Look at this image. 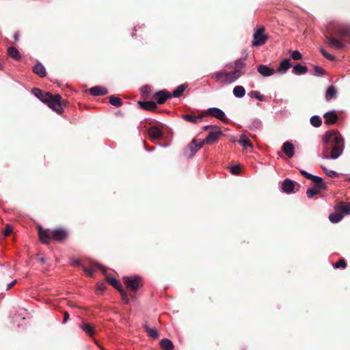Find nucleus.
Here are the masks:
<instances>
[{
	"label": "nucleus",
	"instance_id": "e433bc0d",
	"mask_svg": "<svg viewBox=\"0 0 350 350\" xmlns=\"http://www.w3.org/2000/svg\"><path fill=\"white\" fill-rule=\"evenodd\" d=\"M33 71L38 76L41 77H44V66L40 63H38L35 66H33Z\"/></svg>",
	"mask_w": 350,
	"mask_h": 350
},
{
	"label": "nucleus",
	"instance_id": "7c9ffc66",
	"mask_svg": "<svg viewBox=\"0 0 350 350\" xmlns=\"http://www.w3.org/2000/svg\"><path fill=\"white\" fill-rule=\"evenodd\" d=\"M233 94L237 98H242L245 94V90L243 86L237 85L234 88Z\"/></svg>",
	"mask_w": 350,
	"mask_h": 350
},
{
	"label": "nucleus",
	"instance_id": "49530a36",
	"mask_svg": "<svg viewBox=\"0 0 350 350\" xmlns=\"http://www.w3.org/2000/svg\"><path fill=\"white\" fill-rule=\"evenodd\" d=\"M230 172L234 175H239L241 172L240 165H234L230 167Z\"/></svg>",
	"mask_w": 350,
	"mask_h": 350
},
{
	"label": "nucleus",
	"instance_id": "6e6552de",
	"mask_svg": "<svg viewBox=\"0 0 350 350\" xmlns=\"http://www.w3.org/2000/svg\"><path fill=\"white\" fill-rule=\"evenodd\" d=\"M221 135H223V133L221 131L219 127H213V130L209 132L206 137L202 142H204V144H207L212 145L214 144Z\"/></svg>",
	"mask_w": 350,
	"mask_h": 350
},
{
	"label": "nucleus",
	"instance_id": "a19ab883",
	"mask_svg": "<svg viewBox=\"0 0 350 350\" xmlns=\"http://www.w3.org/2000/svg\"><path fill=\"white\" fill-rule=\"evenodd\" d=\"M249 96H251V97H254L256 98V99L260 100V101H262L264 100V96L263 95H262L260 92H258V91H251L250 93H249Z\"/></svg>",
	"mask_w": 350,
	"mask_h": 350
},
{
	"label": "nucleus",
	"instance_id": "864d4df0",
	"mask_svg": "<svg viewBox=\"0 0 350 350\" xmlns=\"http://www.w3.org/2000/svg\"><path fill=\"white\" fill-rule=\"evenodd\" d=\"M83 269L84 272L85 273H87L88 275H90L91 277L94 275V271L92 269H88V268H87V267L83 266Z\"/></svg>",
	"mask_w": 350,
	"mask_h": 350
},
{
	"label": "nucleus",
	"instance_id": "c756f323",
	"mask_svg": "<svg viewBox=\"0 0 350 350\" xmlns=\"http://www.w3.org/2000/svg\"><path fill=\"white\" fill-rule=\"evenodd\" d=\"M144 326L145 329L149 336H150L151 338H152L154 339H156L158 338L159 333H158L157 329L155 327L151 328L146 323L144 324Z\"/></svg>",
	"mask_w": 350,
	"mask_h": 350
},
{
	"label": "nucleus",
	"instance_id": "ea45409f",
	"mask_svg": "<svg viewBox=\"0 0 350 350\" xmlns=\"http://www.w3.org/2000/svg\"><path fill=\"white\" fill-rule=\"evenodd\" d=\"M31 92H32V94L36 97L39 98L42 102H44V98H43V96H42V92L41 90L38 89V88H33V89H32Z\"/></svg>",
	"mask_w": 350,
	"mask_h": 350
},
{
	"label": "nucleus",
	"instance_id": "4d7b16f0",
	"mask_svg": "<svg viewBox=\"0 0 350 350\" xmlns=\"http://www.w3.org/2000/svg\"><path fill=\"white\" fill-rule=\"evenodd\" d=\"M142 91L144 94L148 93L150 91V87L148 85L144 86L142 88Z\"/></svg>",
	"mask_w": 350,
	"mask_h": 350
},
{
	"label": "nucleus",
	"instance_id": "cd10ccee",
	"mask_svg": "<svg viewBox=\"0 0 350 350\" xmlns=\"http://www.w3.org/2000/svg\"><path fill=\"white\" fill-rule=\"evenodd\" d=\"M8 54L10 57L16 60H19L21 57V54L18 49L12 46L9 47L8 49Z\"/></svg>",
	"mask_w": 350,
	"mask_h": 350
},
{
	"label": "nucleus",
	"instance_id": "9b49d317",
	"mask_svg": "<svg viewBox=\"0 0 350 350\" xmlns=\"http://www.w3.org/2000/svg\"><path fill=\"white\" fill-rule=\"evenodd\" d=\"M172 97V94L165 90H160L155 92L152 98L157 101V105H162L165 101Z\"/></svg>",
	"mask_w": 350,
	"mask_h": 350
},
{
	"label": "nucleus",
	"instance_id": "79ce46f5",
	"mask_svg": "<svg viewBox=\"0 0 350 350\" xmlns=\"http://www.w3.org/2000/svg\"><path fill=\"white\" fill-rule=\"evenodd\" d=\"M119 292L122 297V301L124 302V304H128L129 303V299L126 291L124 290V288H122L120 290Z\"/></svg>",
	"mask_w": 350,
	"mask_h": 350
},
{
	"label": "nucleus",
	"instance_id": "f704fd0d",
	"mask_svg": "<svg viewBox=\"0 0 350 350\" xmlns=\"http://www.w3.org/2000/svg\"><path fill=\"white\" fill-rule=\"evenodd\" d=\"M109 103L111 105H113L115 107H121L122 105V100L114 96V95H111L109 97Z\"/></svg>",
	"mask_w": 350,
	"mask_h": 350
},
{
	"label": "nucleus",
	"instance_id": "f257e3e1",
	"mask_svg": "<svg viewBox=\"0 0 350 350\" xmlns=\"http://www.w3.org/2000/svg\"><path fill=\"white\" fill-rule=\"evenodd\" d=\"M325 38L329 46L336 49L345 46L350 41V25L331 23L327 26Z\"/></svg>",
	"mask_w": 350,
	"mask_h": 350
},
{
	"label": "nucleus",
	"instance_id": "4c0bfd02",
	"mask_svg": "<svg viewBox=\"0 0 350 350\" xmlns=\"http://www.w3.org/2000/svg\"><path fill=\"white\" fill-rule=\"evenodd\" d=\"M310 123L314 127H319L322 124V120L319 116H313L310 118Z\"/></svg>",
	"mask_w": 350,
	"mask_h": 350
},
{
	"label": "nucleus",
	"instance_id": "13d9d810",
	"mask_svg": "<svg viewBox=\"0 0 350 350\" xmlns=\"http://www.w3.org/2000/svg\"><path fill=\"white\" fill-rule=\"evenodd\" d=\"M16 280H13L11 283H10L9 284H8L7 286V288H6V290H10L12 286H14V284L16 283Z\"/></svg>",
	"mask_w": 350,
	"mask_h": 350
},
{
	"label": "nucleus",
	"instance_id": "052dcab7",
	"mask_svg": "<svg viewBox=\"0 0 350 350\" xmlns=\"http://www.w3.org/2000/svg\"><path fill=\"white\" fill-rule=\"evenodd\" d=\"M14 39L15 41H18L19 39V34L18 32H16L14 35Z\"/></svg>",
	"mask_w": 350,
	"mask_h": 350
},
{
	"label": "nucleus",
	"instance_id": "7ed1b4c3",
	"mask_svg": "<svg viewBox=\"0 0 350 350\" xmlns=\"http://www.w3.org/2000/svg\"><path fill=\"white\" fill-rule=\"evenodd\" d=\"M66 104L67 101L62 100L59 94L53 95L50 92H45V105L57 113L62 114Z\"/></svg>",
	"mask_w": 350,
	"mask_h": 350
},
{
	"label": "nucleus",
	"instance_id": "bb28decb",
	"mask_svg": "<svg viewBox=\"0 0 350 350\" xmlns=\"http://www.w3.org/2000/svg\"><path fill=\"white\" fill-rule=\"evenodd\" d=\"M343 218V215L340 213L339 211H336L334 213H332L329 214V219L332 223H338L340 221L342 220Z\"/></svg>",
	"mask_w": 350,
	"mask_h": 350
},
{
	"label": "nucleus",
	"instance_id": "c9c22d12",
	"mask_svg": "<svg viewBox=\"0 0 350 350\" xmlns=\"http://www.w3.org/2000/svg\"><path fill=\"white\" fill-rule=\"evenodd\" d=\"M214 76L217 81H225L227 83L226 72L218 71L214 74Z\"/></svg>",
	"mask_w": 350,
	"mask_h": 350
},
{
	"label": "nucleus",
	"instance_id": "412c9836",
	"mask_svg": "<svg viewBox=\"0 0 350 350\" xmlns=\"http://www.w3.org/2000/svg\"><path fill=\"white\" fill-rule=\"evenodd\" d=\"M89 92L93 96H103L106 95L108 93V91L105 88L100 86L92 87L89 90Z\"/></svg>",
	"mask_w": 350,
	"mask_h": 350
},
{
	"label": "nucleus",
	"instance_id": "3c124183",
	"mask_svg": "<svg viewBox=\"0 0 350 350\" xmlns=\"http://www.w3.org/2000/svg\"><path fill=\"white\" fill-rule=\"evenodd\" d=\"M39 230V239L41 242H44V231L42 230V227L41 226H38Z\"/></svg>",
	"mask_w": 350,
	"mask_h": 350
},
{
	"label": "nucleus",
	"instance_id": "6e6d98bb",
	"mask_svg": "<svg viewBox=\"0 0 350 350\" xmlns=\"http://www.w3.org/2000/svg\"><path fill=\"white\" fill-rule=\"evenodd\" d=\"M69 319V314L68 312H64V319H63V323H66L67 321Z\"/></svg>",
	"mask_w": 350,
	"mask_h": 350
},
{
	"label": "nucleus",
	"instance_id": "aec40b11",
	"mask_svg": "<svg viewBox=\"0 0 350 350\" xmlns=\"http://www.w3.org/2000/svg\"><path fill=\"white\" fill-rule=\"evenodd\" d=\"M243 72L239 69H234L233 71L227 72V83H231L238 79Z\"/></svg>",
	"mask_w": 350,
	"mask_h": 350
},
{
	"label": "nucleus",
	"instance_id": "e2e57ef3",
	"mask_svg": "<svg viewBox=\"0 0 350 350\" xmlns=\"http://www.w3.org/2000/svg\"><path fill=\"white\" fill-rule=\"evenodd\" d=\"M40 262H42L44 260H43V258H40Z\"/></svg>",
	"mask_w": 350,
	"mask_h": 350
},
{
	"label": "nucleus",
	"instance_id": "58836bf2",
	"mask_svg": "<svg viewBox=\"0 0 350 350\" xmlns=\"http://www.w3.org/2000/svg\"><path fill=\"white\" fill-rule=\"evenodd\" d=\"M347 262L344 258H340L338 261L335 262L333 265L334 268L338 269V268H346L347 267Z\"/></svg>",
	"mask_w": 350,
	"mask_h": 350
},
{
	"label": "nucleus",
	"instance_id": "393cba45",
	"mask_svg": "<svg viewBox=\"0 0 350 350\" xmlns=\"http://www.w3.org/2000/svg\"><path fill=\"white\" fill-rule=\"evenodd\" d=\"M106 280L109 284H110L111 286H113L118 291H120V290L123 288L121 283L118 280H116L115 278L107 275L106 277Z\"/></svg>",
	"mask_w": 350,
	"mask_h": 350
},
{
	"label": "nucleus",
	"instance_id": "b1692460",
	"mask_svg": "<svg viewBox=\"0 0 350 350\" xmlns=\"http://www.w3.org/2000/svg\"><path fill=\"white\" fill-rule=\"evenodd\" d=\"M81 329L90 336H93L95 333V329L94 327L92 326L91 324L83 322V323L81 325Z\"/></svg>",
	"mask_w": 350,
	"mask_h": 350
},
{
	"label": "nucleus",
	"instance_id": "6ab92c4d",
	"mask_svg": "<svg viewBox=\"0 0 350 350\" xmlns=\"http://www.w3.org/2000/svg\"><path fill=\"white\" fill-rule=\"evenodd\" d=\"M336 210L344 215L350 214V203L340 202L336 206Z\"/></svg>",
	"mask_w": 350,
	"mask_h": 350
},
{
	"label": "nucleus",
	"instance_id": "473e14b6",
	"mask_svg": "<svg viewBox=\"0 0 350 350\" xmlns=\"http://www.w3.org/2000/svg\"><path fill=\"white\" fill-rule=\"evenodd\" d=\"M239 143L240 144H241L244 148H247V147L252 148L253 146L252 142L249 139V138L245 135H243V134H242L241 135Z\"/></svg>",
	"mask_w": 350,
	"mask_h": 350
},
{
	"label": "nucleus",
	"instance_id": "bf43d9fd",
	"mask_svg": "<svg viewBox=\"0 0 350 350\" xmlns=\"http://www.w3.org/2000/svg\"><path fill=\"white\" fill-rule=\"evenodd\" d=\"M217 126H211V125H208V126H204L203 127V129L204 131H207L208 129H210L211 131L213 130V127H216Z\"/></svg>",
	"mask_w": 350,
	"mask_h": 350
},
{
	"label": "nucleus",
	"instance_id": "4468645a",
	"mask_svg": "<svg viewBox=\"0 0 350 350\" xmlns=\"http://www.w3.org/2000/svg\"><path fill=\"white\" fill-rule=\"evenodd\" d=\"M295 186V182L291 179H285L282 184V191L286 193L293 192Z\"/></svg>",
	"mask_w": 350,
	"mask_h": 350
},
{
	"label": "nucleus",
	"instance_id": "de8ad7c7",
	"mask_svg": "<svg viewBox=\"0 0 350 350\" xmlns=\"http://www.w3.org/2000/svg\"><path fill=\"white\" fill-rule=\"evenodd\" d=\"M325 73V70L319 66H315L314 68V74L317 76H321Z\"/></svg>",
	"mask_w": 350,
	"mask_h": 350
},
{
	"label": "nucleus",
	"instance_id": "f3484780",
	"mask_svg": "<svg viewBox=\"0 0 350 350\" xmlns=\"http://www.w3.org/2000/svg\"><path fill=\"white\" fill-rule=\"evenodd\" d=\"M138 105L141 109L147 110V111H152L157 107V103L154 101H139Z\"/></svg>",
	"mask_w": 350,
	"mask_h": 350
},
{
	"label": "nucleus",
	"instance_id": "ddd939ff",
	"mask_svg": "<svg viewBox=\"0 0 350 350\" xmlns=\"http://www.w3.org/2000/svg\"><path fill=\"white\" fill-rule=\"evenodd\" d=\"M325 119V124L331 125L335 124L339 119L336 111H331L325 113L323 115Z\"/></svg>",
	"mask_w": 350,
	"mask_h": 350
},
{
	"label": "nucleus",
	"instance_id": "a211bd4d",
	"mask_svg": "<svg viewBox=\"0 0 350 350\" xmlns=\"http://www.w3.org/2000/svg\"><path fill=\"white\" fill-rule=\"evenodd\" d=\"M282 151L288 157L292 158L294 155V146L289 142H286L282 145Z\"/></svg>",
	"mask_w": 350,
	"mask_h": 350
},
{
	"label": "nucleus",
	"instance_id": "37998d69",
	"mask_svg": "<svg viewBox=\"0 0 350 350\" xmlns=\"http://www.w3.org/2000/svg\"><path fill=\"white\" fill-rule=\"evenodd\" d=\"M321 54L327 59L329 60H331V61H334L336 59V57L335 56L328 53L325 50H324L323 49H321L320 50Z\"/></svg>",
	"mask_w": 350,
	"mask_h": 350
},
{
	"label": "nucleus",
	"instance_id": "5fc2aeb1",
	"mask_svg": "<svg viewBox=\"0 0 350 350\" xmlns=\"http://www.w3.org/2000/svg\"><path fill=\"white\" fill-rule=\"evenodd\" d=\"M12 232V228L10 226L7 225L3 232L5 236H9Z\"/></svg>",
	"mask_w": 350,
	"mask_h": 350
},
{
	"label": "nucleus",
	"instance_id": "f03ea898",
	"mask_svg": "<svg viewBox=\"0 0 350 350\" xmlns=\"http://www.w3.org/2000/svg\"><path fill=\"white\" fill-rule=\"evenodd\" d=\"M322 157L323 159H336L342 154L343 139L338 131H327L324 135Z\"/></svg>",
	"mask_w": 350,
	"mask_h": 350
},
{
	"label": "nucleus",
	"instance_id": "c85d7f7f",
	"mask_svg": "<svg viewBox=\"0 0 350 350\" xmlns=\"http://www.w3.org/2000/svg\"><path fill=\"white\" fill-rule=\"evenodd\" d=\"M308 71V68L306 66L301 64H297L293 68V72L295 75H303L306 74Z\"/></svg>",
	"mask_w": 350,
	"mask_h": 350
},
{
	"label": "nucleus",
	"instance_id": "5701e85b",
	"mask_svg": "<svg viewBox=\"0 0 350 350\" xmlns=\"http://www.w3.org/2000/svg\"><path fill=\"white\" fill-rule=\"evenodd\" d=\"M291 67L290 59H285L280 62L277 71L281 74H284Z\"/></svg>",
	"mask_w": 350,
	"mask_h": 350
},
{
	"label": "nucleus",
	"instance_id": "423d86ee",
	"mask_svg": "<svg viewBox=\"0 0 350 350\" xmlns=\"http://www.w3.org/2000/svg\"><path fill=\"white\" fill-rule=\"evenodd\" d=\"M265 28L261 26L253 35L252 46H260L266 43L268 40V36L265 33Z\"/></svg>",
	"mask_w": 350,
	"mask_h": 350
},
{
	"label": "nucleus",
	"instance_id": "72a5a7b5",
	"mask_svg": "<svg viewBox=\"0 0 350 350\" xmlns=\"http://www.w3.org/2000/svg\"><path fill=\"white\" fill-rule=\"evenodd\" d=\"M300 172L305 178L312 180L314 183H318L321 181V178L319 176L309 174L304 170H300Z\"/></svg>",
	"mask_w": 350,
	"mask_h": 350
},
{
	"label": "nucleus",
	"instance_id": "09e8293b",
	"mask_svg": "<svg viewBox=\"0 0 350 350\" xmlns=\"http://www.w3.org/2000/svg\"><path fill=\"white\" fill-rule=\"evenodd\" d=\"M291 57L293 58V59L294 60H299V59H301V57H302V55L301 54V53L298 51H295L292 53L291 54Z\"/></svg>",
	"mask_w": 350,
	"mask_h": 350
},
{
	"label": "nucleus",
	"instance_id": "39448f33",
	"mask_svg": "<svg viewBox=\"0 0 350 350\" xmlns=\"http://www.w3.org/2000/svg\"><path fill=\"white\" fill-rule=\"evenodd\" d=\"M123 281L126 288L133 293L137 291L143 286L142 280L139 276H125L123 278Z\"/></svg>",
	"mask_w": 350,
	"mask_h": 350
},
{
	"label": "nucleus",
	"instance_id": "20e7f679",
	"mask_svg": "<svg viewBox=\"0 0 350 350\" xmlns=\"http://www.w3.org/2000/svg\"><path fill=\"white\" fill-rule=\"evenodd\" d=\"M68 237L67 231L64 228H56L53 230L45 229V243L47 239H53L58 242H64Z\"/></svg>",
	"mask_w": 350,
	"mask_h": 350
},
{
	"label": "nucleus",
	"instance_id": "603ef678",
	"mask_svg": "<svg viewBox=\"0 0 350 350\" xmlns=\"http://www.w3.org/2000/svg\"><path fill=\"white\" fill-rule=\"evenodd\" d=\"M323 170L325 172L326 174L330 177H335L337 176V173L335 171H333V170L327 171L325 167H323Z\"/></svg>",
	"mask_w": 350,
	"mask_h": 350
},
{
	"label": "nucleus",
	"instance_id": "1a4fd4ad",
	"mask_svg": "<svg viewBox=\"0 0 350 350\" xmlns=\"http://www.w3.org/2000/svg\"><path fill=\"white\" fill-rule=\"evenodd\" d=\"M204 146V142H200L197 143V140L193 139L191 143L188 144L187 148L185 149L184 154L188 157H193L199 150H200Z\"/></svg>",
	"mask_w": 350,
	"mask_h": 350
},
{
	"label": "nucleus",
	"instance_id": "4be33fe9",
	"mask_svg": "<svg viewBox=\"0 0 350 350\" xmlns=\"http://www.w3.org/2000/svg\"><path fill=\"white\" fill-rule=\"evenodd\" d=\"M337 93V90L334 85L329 86L325 92V97L326 100L329 101L332 99L336 98Z\"/></svg>",
	"mask_w": 350,
	"mask_h": 350
},
{
	"label": "nucleus",
	"instance_id": "2eb2a0df",
	"mask_svg": "<svg viewBox=\"0 0 350 350\" xmlns=\"http://www.w3.org/2000/svg\"><path fill=\"white\" fill-rule=\"evenodd\" d=\"M257 70L263 77H269L275 73V70L273 68L264 64H260L258 67Z\"/></svg>",
	"mask_w": 350,
	"mask_h": 350
},
{
	"label": "nucleus",
	"instance_id": "0eeeda50",
	"mask_svg": "<svg viewBox=\"0 0 350 350\" xmlns=\"http://www.w3.org/2000/svg\"><path fill=\"white\" fill-rule=\"evenodd\" d=\"M205 117V113L202 111L198 115L196 114L194 111H191L188 113H184L180 115V118L183 119L185 121L192 123L194 124H199L203 118Z\"/></svg>",
	"mask_w": 350,
	"mask_h": 350
},
{
	"label": "nucleus",
	"instance_id": "dca6fc26",
	"mask_svg": "<svg viewBox=\"0 0 350 350\" xmlns=\"http://www.w3.org/2000/svg\"><path fill=\"white\" fill-rule=\"evenodd\" d=\"M148 135L152 139H159L162 137L163 133L157 126H153L149 128Z\"/></svg>",
	"mask_w": 350,
	"mask_h": 350
},
{
	"label": "nucleus",
	"instance_id": "9d476101",
	"mask_svg": "<svg viewBox=\"0 0 350 350\" xmlns=\"http://www.w3.org/2000/svg\"><path fill=\"white\" fill-rule=\"evenodd\" d=\"M203 113H205V116H213L225 123L228 122V119L226 117L224 112L219 108H209L206 111H203Z\"/></svg>",
	"mask_w": 350,
	"mask_h": 350
},
{
	"label": "nucleus",
	"instance_id": "2f4dec72",
	"mask_svg": "<svg viewBox=\"0 0 350 350\" xmlns=\"http://www.w3.org/2000/svg\"><path fill=\"white\" fill-rule=\"evenodd\" d=\"M187 85L186 84H182L179 86H178L172 92V96H174L175 98H178L182 95L183 92L187 88Z\"/></svg>",
	"mask_w": 350,
	"mask_h": 350
},
{
	"label": "nucleus",
	"instance_id": "680f3d73",
	"mask_svg": "<svg viewBox=\"0 0 350 350\" xmlns=\"http://www.w3.org/2000/svg\"><path fill=\"white\" fill-rule=\"evenodd\" d=\"M1 68H2V64H1V62H0V69H1Z\"/></svg>",
	"mask_w": 350,
	"mask_h": 350
},
{
	"label": "nucleus",
	"instance_id": "8fccbe9b",
	"mask_svg": "<svg viewBox=\"0 0 350 350\" xmlns=\"http://www.w3.org/2000/svg\"><path fill=\"white\" fill-rule=\"evenodd\" d=\"M70 261H71V265L72 266H76V265H78V266H81V267H83V265L81 263V260L79 259H70Z\"/></svg>",
	"mask_w": 350,
	"mask_h": 350
},
{
	"label": "nucleus",
	"instance_id": "a878e982",
	"mask_svg": "<svg viewBox=\"0 0 350 350\" xmlns=\"http://www.w3.org/2000/svg\"><path fill=\"white\" fill-rule=\"evenodd\" d=\"M160 346L163 350H173L174 349L172 342L167 338L161 340L160 342Z\"/></svg>",
	"mask_w": 350,
	"mask_h": 350
},
{
	"label": "nucleus",
	"instance_id": "f8f14e48",
	"mask_svg": "<svg viewBox=\"0 0 350 350\" xmlns=\"http://www.w3.org/2000/svg\"><path fill=\"white\" fill-rule=\"evenodd\" d=\"M314 185L313 188H308L306 191V195L308 198H312L314 196L319 193L322 189L326 188V185L323 183L321 178V182L314 183Z\"/></svg>",
	"mask_w": 350,
	"mask_h": 350
},
{
	"label": "nucleus",
	"instance_id": "c03bdc74",
	"mask_svg": "<svg viewBox=\"0 0 350 350\" xmlns=\"http://www.w3.org/2000/svg\"><path fill=\"white\" fill-rule=\"evenodd\" d=\"M107 288V285L104 282H100L97 284V293L101 294L103 291Z\"/></svg>",
	"mask_w": 350,
	"mask_h": 350
},
{
	"label": "nucleus",
	"instance_id": "a18cd8bd",
	"mask_svg": "<svg viewBox=\"0 0 350 350\" xmlns=\"http://www.w3.org/2000/svg\"><path fill=\"white\" fill-rule=\"evenodd\" d=\"M245 66V63L242 59H237L235 62V68L234 69H239L240 71Z\"/></svg>",
	"mask_w": 350,
	"mask_h": 350
}]
</instances>
